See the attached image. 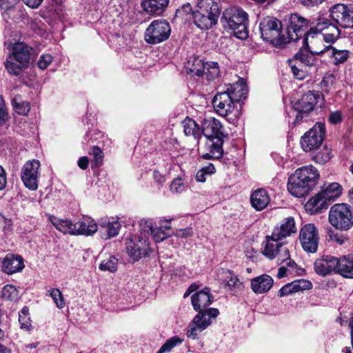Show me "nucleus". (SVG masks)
<instances>
[{"label":"nucleus","mask_w":353,"mask_h":353,"mask_svg":"<svg viewBox=\"0 0 353 353\" xmlns=\"http://www.w3.org/2000/svg\"><path fill=\"white\" fill-rule=\"evenodd\" d=\"M281 241L282 240L273 238L272 233L271 236H266L263 254L270 259L278 256V260L283 264L278 270V278L299 274L301 269L298 268L296 263L290 258L289 250Z\"/></svg>","instance_id":"1"},{"label":"nucleus","mask_w":353,"mask_h":353,"mask_svg":"<svg viewBox=\"0 0 353 353\" xmlns=\"http://www.w3.org/2000/svg\"><path fill=\"white\" fill-rule=\"evenodd\" d=\"M319 179V172L314 166H302L289 177L288 190L292 195L303 197L316 187Z\"/></svg>","instance_id":"2"},{"label":"nucleus","mask_w":353,"mask_h":353,"mask_svg":"<svg viewBox=\"0 0 353 353\" xmlns=\"http://www.w3.org/2000/svg\"><path fill=\"white\" fill-rule=\"evenodd\" d=\"M223 28L227 32H232L239 39L248 37V14L239 7H230L223 10L220 19Z\"/></svg>","instance_id":"3"},{"label":"nucleus","mask_w":353,"mask_h":353,"mask_svg":"<svg viewBox=\"0 0 353 353\" xmlns=\"http://www.w3.org/2000/svg\"><path fill=\"white\" fill-rule=\"evenodd\" d=\"M309 39L306 37H304L303 46L294 55V60L290 61L292 72L294 77L298 79H303L305 77L307 72L303 70V67L314 65L316 62L314 55L323 54L322 48L314 50L312 47L310 46Z\"/></svg>","instance_id":"4"},{"label":"nucleus","mask_w":353,"mask_h":353,"mask_svg":"<svg viewBox=\"0 0 353 353\" xmlns=\"http://www.w3.org/2000/svg\"><path fill=\"white\" fill-rule=\"evenodd\" d=\"M259 29L264 41L278 48H283L286 45L285 34L281 31V22L279 19L267 17L261 21Z\"/></svg>","instance_id":"5"},{"label":"nucleus","mask_w":353,"mask_h":353,"mask_svg":"<svg viewBox=\"0 0 353 353\" xmlns=\"http://www.w3.org/2000/svg\"><path fill=\"white\" fill-rule=\"evenodd\" d=\"M214 110L221 117L235 120L241 115V104H238L226 92L217 93L212 99Z\"/></svg>","instance_id":"6"},{"label":"nucleus","mask_w":353,"mask_h":353,"mask_svg":"<svg viewBox=\"0 0 353 353\" xmlns=\"http://www.w3.org/2000/svg\"><path fill=\"white\" fill-rule=\"evenodd\" d=\"M329 222L336 229L347 230L353 225V210L345 203H337L331 207Z\"/></svg>","instance_id":"7"},{"label":"nucleus","mask_w":353,"mask_h":353,"mask_svg":"<svg viewBox=\"0 0 353 353\" xmlns=\"http://www.w3.org/2000/svg\"><path fill=\"white\" fill-rule=\"evenodd\" d=\"M214 296L209 288L196 292L191 296L192 307L198 313H203V316L216 318L219 314V310L213 307H208L213 301Z\"/></svg>","instance_id":"8"},{"label":"nucleus","mask_w":353,"mask_h":353,"mask_svg":"<svg viewBox=\"0 0 353 353\" xmlns=\"http://www.w3.org/2000/svg\"><path fill=\"white\" fill-rule=\"evenodd\" d=\"M285 34L286 44L298 41L306 33L309 21L297 13L291 14L286 19Z\"/></svg>","instance_id":"9"},{"label":"nucleus","mask_w":353,"mask_h":353,"mask_svg":"<svg viewBox=\"0 0 353 353\" xmlns=\"http://www.w3.org/2000/svg\"><path fill=\"white\" fill-rule=\"evenodd\" d=\"M170 33L171 28L167 21L154 20L145 30V40L149 44H158L167 40Z\"/></svg>","instance_id":"10"},{"label":"nucleus","mask_w":353,"mask_h":353,"mask_svg":"<svg viewBox=\"0 0 353 353\" xmlns=\"http://www.w3.org/2000/svg\"><path fill=\"white\" fill-rule=\"evenodd\" d=\"M322 97L323 94L320 92L309 91L294 103L292 108L296 112L295 122H299L304 117L307 116Z\"/></svg>","instance_id":"11"},{"label":"nucleus","mask_w":353,"mask_h":353,"mask_svg":"<svg viewBox=\"0 0 353 353\" xmlns=\"http://www.w3.org/2000/svg\"><path fill=\"white\" fill-rule=\"evenodd\" d=\"M325 132V124L321 122L316 123L301 137L300 143L302 149L309 152L318 148L323 142Z\"/></svg>","instance_id":"12"},{"label":"nucleus","mask_w":353,"mask_h":353,"mask_svg":"<svg viewBox=\"0 0 353 353\" xmlns=\"http://www.w3.org/2000/svg\"><path fill=\"white\" fill-rule=\"evenodd\" d=\"M330 17L338 27L353 28V6L336 4L330 10Z\"/></svg>","instance_id":"13"},{"label":"nucleus","mask_w":353,"mask_h":353,"mask_svg":"<svg viewBox=\"0 0 353 353\" xmlns=\"http://www.w3.org/2000/svg\"><path fill=\"white\" fill-rule=\"evenodd\" d=\"M319 231L312 223L304 225L299 232V241L304 251L315 253L319 245Z\"/></svg>","instance_id":"14"},{"label":"nucleus","mask_w":353,"mask_h":353,"mask_svg":"<svg viewBox=\"0 0 353 353\" xmlns=\"http://www.w3.org/2000/svg\"><path fill=\"white\" fill-rule=\"evenodd\" d=\"M128 256L134 261H138L145 256L150 250L148 239L138 235H132L125 243Z\"/></svg>","instance_id":"15"},{"label":"nucleus","mask_w":353,"mask_h":353,"mask_svg":"<svg viewBox=\"0 0 353 353\" xmlns=\"http://www.w3.org/2000/svg\"><path fill=\"white\" fill-rule=\"evenodd\" d=\"M40 162L38 160L27 161L21 170V180L25 186L31 190L38 188L39 169Z\"/></svg>","instance_id":"16"},{"label":"nucleus","mask_w":353,"mask_h":353,"mask_svg":"<svg viewBox=\"0 0 353 353\" xmlns=\"http://www.w3.org/2000/svg\"><path fill=\"white\" fill-rule=\"evenodd\" d=\"M339 258L331 255H324L315 260L314 269L321 276H326L336 273Z\"/></svg>","instance_id":"17"},{"label":"nucleus","mask_w":353,"mask_h":353,"mask_svg":"<svg viewBox=\"0 0 353 353\" xmlns=\"http://www.w3.org/2000/svg\"><path fill=\"white\" fill-rule=\"evenodd\" d=\"M201 130L205 138L223 139L225 137L223 125L214 117L205 119L202 122Z\"/></svg>","instance_id":"18"},{"label":"nucleus","mask_w":353,"mask_h":353,"mask_svg":"<svg viewBox=\"0 0 353 353\" xmlns=\"http://www.w3.org/2000/svg\"><path fill=\"white\" fill-rule=\"evenodd\" d=\"M212 319L203 316V313L197 314L188 326L187 336L192 339H198L199 334L212 323Z\"/></svg>","instance_id":"19"},{"label":"nucleus","mask_w":353,"mask_h":353,"mask_svg":"<svg viewBox=\"0 0 353 353\" xmlns=\"http://www.w3.org/2000/svg\"><path fill=\"white\" fill-rule=\"evenodd\" d=\"M336 26L334 22H332L331 19L325 14L319 15L315 19L314 24L310 26V29L305 34V37L307 39H314L315 37L327 32L332 27Z\"/></svg>","instance_id":"20"},{"label":"nucleus","mask_w":353,"mask_h":353,"mask_svg":"<svg viewBox=\"0 0 353 353\" xmlns=\"http://www.w3.org/2000/svg\"><path fill=\"white\" fill-rule=\"evenodd\" d=\"M223 139L206 138L204 145L205 152L202 157L205 159H219L223 154Z\"/></svg>","instance_id":"21"},{"label":"nucleus","mask_w":353,"mask_h":353,"mask_svg":"<svg viewBox=\"0 0 353 353\" xmlns=\"http://www.w3.org/2000/svg\"><path fill=\"white\" fill-rule=\"evenodd\" d=\"M219 16L217 14L204 13L195 8L192 12L194 23L201 30H208L216 24Z\"/></svg>","instance_id":"22"},{"label":"nucleus","mask_w":353,"mask_h":353,"mask_svg":"<svg viewBox=\"0 0 353 353\" xmlns=\"http://www.w3.org/2000/svg\"><path fill=\"white\" fill-rule=\"evenodd\" d=\"M3 272L8 274H12L21 271L24 268L23 261L21 256L8 254L1 263Z\"/></svg>","instance_id":"23"},{"label":"nucleus","mask_w":353,"mask_h":353,"mask_svg":"<svg viewBox=\"0 0 353 353\" xmlns=\"http://www.w3.org/2000/svg\"><path fill=\"white\" fill-rule=\"evenodd\" d=\"M297 231L294 219L292 216L285 218L279 226L274 227L272 234L275 239H284Z\"/></svg>","instance_id":"24"},{"label":"nucleus","mask_w":353,"mask_h":353,"mask_svg":"<svg viewBox=\"0 0 353 353\" xmlns=\"http://www.w3.org/2000/svg\"><path fill=\"white\" fill-rule=\"evenodd\" d=\"M31 50L32 48L24 43H17L14 45L12 52L8 55L14 59L17 62L27 68L30 59Z\"/></svg>","instance_id":"25"},{"label":"nucleus","mask_w":353,"mask_h":353,"mask_svg":"<svg viewBox=\"0 0 353 353\" xmlns=\"http://www.w3.org/2000/svg\"><path fill=\"white\" fill-rule=\"evenodd\" d=\"M74 235L90 236L97 231V225L96 222L90 217L83 216L79 221L74 223Z\"/></svg>","instance_id":"26"},{"label":"nucleus","mask_w":353,"mask_h":353,"mask_svg":"<svg viewBox=\"0 0 353 353\" xmlns=\"http://www.w3.org/2000/svg\"><path fill=\"white\" fill-rule=\"evenodd\" d=\"M312 283L306 279H297L283 286L278 292V296L283 297L291 294L312 288Z\"/></svg>","instance_id":"27"},{"label":"nucleus","mask_w":353,"mask_h":353,"mask_svg":"<svg viewBox=\"0 0 353 353\" xmlns=\"http://www.w3.org/2000/svg\"><path fill=\"white\" fill-rule=\"evenodd\" d=\"M169 3V0H142L141 8L150 15H161Z\"/></svg>","instance_id":"28"},{"label":"nucleus","mask_w":353,"mask_h":353,"mask_svg":"<svg viewBox=\"0 0 353 353\" xmlns=\"http://www.w3.org/2000/svg\"><path fill=\"white\" fill-rule=\"evenodd\" d=\"M225 92L230 94L234 102L238 104H241V101L245 99L248 94L246 83L243 79H239L235 83L230 85Z\"/></svg>","instance_id":"29"},{"label":"nucleus","mask_w":353,"mask_h":353,"mask_svg":"<svg viewBox=\"0 0 353 353\" xmlns=\"http://www.w3.org/2000/svg\"><path fill=\"white\" fill-rule=\"evenodd\" d=\"M273 279L267 274H263L251 280V289L256 294L268 292L273 285Z\"/></svg>","instance_id":"30"},{"label":"nucleus","mask_w":353,"mask_h":353,"mask_svg":"<svg viewBox=\"0 0 353 353\" xmlns=\"http://www.w3.org/2000/svg\"><path fill=\"white\" fill-rule=\"evenodd\" d=\"M270 201V196L264 189H258L254 191L250 196L251 205L257 211L265 209Z\"/></svg>","instance_id":"31"},{"label":"nucleus","mask_w":353,"mask_h":353,"mask_svg":"<svg viewBox=\"0 0 353 353\" xmlns=\"http://www.w3.org/2000/svg\"><path fill=\"white\" fill-rule=\"evenodd\" d=\"M319 192L329 205L342 194V186L335 182L325 183Z\"/></svg>","instance_id":"32"},{"label":"nucleus","mask_w":353,"mask_h":353,"mask_svg":"<svg viewBox=\"0 0 353 353\" xmlns=\"http://www.w3.org/2000/svg\"><path fill=\"white\" fill-rule=\"evenodd\" d=\"M323 53L327 52L332 62L335 65L344 63L350 56V51L347 50H338L333 46H324L322 48Z\"/></svg>","instance_id":"33"},{"label":"nucleus","mask_w":353,"mask_h":353,"mask_svg":"<svg viewBox=\"0 0 353 353\" xmlns=\"http://www.w3.org/2000/svg\"><path fill=\"white\" fill-rule=\"evenodd\" d=\"M49 221L59 232L64 234L74 235V223L70 219H61L53 215H48Z\"/></svg>","instance_id":"34"},{"label":"nucleus","mask_w":353,"mask_h":353,"mask_svg":"<svg viewBox=\"0 0 353 353\" xmlns=\"http://www.w3.org/2000/svg\"><path fill=\"white\" fill-rule=\"evenodd\" d=\"M336 273L346 278H353V254L339 258Z\"/></svg>","instance_id":"35"},{"label":"nucleus","mask_w":353,"mask_h":353,"mask_svg":"<svg viewBox=\"0 0 353 353\" xmlns=\"http://www.w3.org/2000/svg\"><path fill=\"white\" fill-rule=\"evenodd\" d=\"M100 226L102 238L104 239H110L116 236L121 228V224L118 220L103 221L101 223Z\"/></svg>","instance_id":"36"},{"label":"nucleus","mask_w":353,"mask_h":353,"mask_svg":"<svg viewBox=\"0 0 353 353\" xmlns=\"http://www.w3.org/2000/svg\"><path fill=\"white\" fill-rule=\"evenodd\" d=\"M184 134L188 137H192L197 142L202 135V130L199 124L192 119L186 117L181 123Z\"/></svg>","instance_id":"37"},{"label":"nucleus","mask_w":353,"mask_h":353,"mask_svg":"<svg viewBox=\"0 0 353 353\" xmlns=\"http://www.w3.org/2000/svg\"><path fill=\"white\" fill-rule=\"evenodd\" d=\"M196 9L204 13L217 14L221 12V0H198Z\"/></svg>","instance_id":"38"},{"label":"nucleus","mask_w":353,"mask_h":353,"mask_svg":"<svg viewBox=\"0 0 353 353\" xmlns=\"http://www.w3.org/2000/svg\"><path fill=\"white\" fill-rule=\"evenodd\" d=\"M328 203L321 196L320 192L312 197L305 205V210L310 214H316L326 209Z\"/></svg>","instance_id":"39"},{"label":"nucleus","mask_w":353,"mask_h":353,"mask_svg":"<svg viewBox=\"0 0 353 353\" xmlns=\"http://www.w3.org/2000/svg\"><path fill=\"white\" fill-rule=\"evenodd\" d=\"M341 30L339 27L336 26L335 27H332L330 30L327 32H325L317 37L316 39L319 41H323L325 43L327 44V46H332V44L334 43L340 37Z\"/></svg>","instance_id":"40"},{"label":"nucleus","mask_w":353,"mask_h":353,"mask_svg":"<svg viewBox=\"0 0 353 353\" xmlns=\"http://www.w3.org/2000/svg\"><path fill=\"white\" fill-rule=\"evenodd\" d=\"M4 66L8 74L13 76H19L22 71L26 68L22 64H20V63L17 62L15 59L10 55L7 56L4 61Z\"/></svg>","instance_id":"41"},{"label":"nucleus","mask_w":353,"mask_h":353,"mask_svg":"<svg viewBox=\"0 0 353 353\" xmlns=\"http://www.w3.org/2000/svg\"><path fill=\"white\" fill-rule=\"evenodd\" d=\"M171 232V227L170 225H160L154 228L152 236L157 243L163 241L167 239Z\"/></svg>","instance_id":"42"},{"label":"nucleus","mask_w":353,"mask_h":353,"mask_svg":"<svg viewBox=\"0 0 353 353\" xmlns=\"http://www.w3.org/2000/svg\"><path fill=\"white\" fill-rule=\"evenodd\" d=\"M12 105L15 111L22 115H26L30 110V104L28 102L22 100L20 95H17L12 99Z\"/></svg>","instance_id":"43"},{"label":"nucleus","mask_w":353,"mask_h":353,"mask_svg":"<svg viewBox=\"0 0 353 353\" xmlns=\"http://www.w3.org/2000/svg\"><path fill=\"white\" fill-rule=\"evenodd\" d=\"M225 281V286L230 291H234L236 289H240L242 285V283L239 281L238 276L230 270L226 272Z\"/></svg>","instance_id":"44"},{"label":"nucleus","mask_w":353,"mask_h":353,"mask_svg":"<svg viewBox=\"0 0 353 353\" xmlns=\"http://www.w3.org/2000/svg\"><path fill=\"white\" fill-rule=\"evenodd\" d=\"M331 157V150L324 147L313 154L312 159L319 164H325L330 160Z\"/></svg>","instance_id":"45"},{"label":"nucleus","mask_w":353,"mask_h":353,"mask_svg":"<svg viewBox=\"0 0 353 353\" xmlns=\"http://www.w3.org/2000/svg\"><path fill=\"white\" fill-rule=\"evenodd\" d=\"M220 73L219 64L216 62H206L204 75L210 80H214L219 77Z\"/></svg>","instance_id":"46"},{"label":"nucleus","mask_w":353,"mask_h":353,"mask_svg":"<svg viewBox=\"0 0 353 353\" xmlns=\"http://www.w3.org/2000/svg\"><path fill=\"white\" fill-rule=\"evenodd\" d=\"M117 265L118 259L114 256H110L101 262L99 269L102 271L114 272L117 269Z\"/></svg>","instance_id":"47"},{"label":"nucleus","mask_w":353,"mask_h":353,"mask_svg":"<svg viewBox=\"0 0 353 353\" xmlns=\"http://www.w3.org/2000/svg\"><path fill=\"white\" fill-rule=\"evenodd\" d=\"M47 294L53 300L57 307L59 309L64 307L65 303L62 292L58 288H51L48 290Z\"/></svg>","instance_id":"48"},{"label":"nucleus","mask_w":353,"mask_h":353,"mask_svg":"<svg viewBox=\"0 0 353 353\" xmlns=\"http://www.w3.org/2000/svg\"><path fill=\"white\" fill-rule=\"evenodd\" d=\"M19 322L21 329L29 330L31 327L30 318L29 316V310L27 307H23L19 312Z\"/></svg>","instance_id":"49"},{"label":"nucleus","mask_w":353,"mask_h":353,"mask_svg":"<svg viewBox=\"0 0 353 353\" xmlns=\"http://www.w3.org/2000/svg\"><path fill=\"white\" fill-rule=\"evenodd\" d=\"M183 341V339L178 336L171 337L160 347L157 353L170 352L174 347L181 344Z\"/></svg>","instance_id":"50"},{"label":"nucleus","mask_w":353,"mask_h":353,"mask_svg":"<svg viewBox=\"0 0 353 353\" xmlns=\"http://www.w3.org/2000/svg\"><path fill=\"white\" fill-rule=\"evenodd\" d=\"M18 290L12 285H6L1 292L2 298L8 301H15L18 299Z\"/></svg>","instance_id":"51"},{"label":"nucleus","mask_w":353,"mask_h":353,"mask_svg":"<svg viewBox=\"0 0 353 353\" xmlns=\"http://www.w3.org/2000/svg\"><path fill=\"white\" fill-rule=\"evenodd\" d=\"M205 63L199 58L194 59L191 68H189L190 73L196 74L198 77L204 75Z\"/></svg>","instance_id":"52"},{"label":"nucleus","mask_w":353,"mask_h":353,"mask_svg":"<svg viewBox=\"0 0 353 353\" xmlns=\"http://www.w3.org/2000/svg\"><path fill=\"white\" fill-rule=\"evenodd\" d=\"M141 237L148 239V236H152L153 225L151 220L142 219L139 223Z\"/></svg>","instance_id":"53"},{"label":"nucleus","mask_w":353,"mask_h":353,"mask_svg":"<svg viewBox=\"0 0 353 353\" xmlns=\"http://www.w3.org/2000/svg\"><path fill=\"white\" fill-rule=\"evenodd\" d=\"M335 81V76L332 74H326L321 82V88L324 91L328 92Z\"/></svg>","instance_id":"54"},{"label":"nucleus","mask_w":353,"mask_h":353,"mask_svg":"<svg viewBox=\"0 0 353 353\" xmlns=\"http://www.w3.org/2000/svg\"><path fill=\"white\" fill-rule=\"evenodd\" d=\"M192 6L190 3L183 4L176 10L175 17L184 19L188 14H192Z\"/></svg>","instance_id":"55"},{"label":"nucleus","mask_w":353,"mask_h":353,"mask_svg":"<svg viewBox=\"0 0 353 353\" xmlns=\"http://www.w3.org/2000/svg\"><path fill=\"white\" fill-rule=\"evenodd\" d=\"M52 59L50 54H42L37 61V66L41 70H45L52 63Z\"/></svg>","instance_id":"56"},{"label":"nucleus","mask_w":353,"mask_h":353,"mask_svg":"<svg viewBox=\"0 0 353 353\" xmlns=\"http://www.w3.org/2000/svg\"><path fill=\"white\" fill-rule=\"evenodd\" d=\"M185 185L181 178L174 179L170 185V191L173 193H181L185 190Z\"/></svg>","instance_id":"57"},{"label":"nucleus","mask_w":353,"mask_h":353,"mask_svg":"<svg viewBox=\"0 0 353 353\" xmlns=\"http://www.w3.org/2000/svg\"><path fill=\"white\" fill-rule=\"evenodd\" d=\"M91 154L93 156L95 164L99 165L101 163L103 158V151L97 146H94L92 149Z\"/></svg>","instance_id":"58"},{"label":"nucleus","mask_w":353,"mask_h":353,"mask_svg":"<svg viewBox=\"0 0 353 353\" xmlns=\"http://www.w3.org/2000/svg\"><path fill=\"white\" fill-rule=\"evenodd\" d=\"M327 119L328 121L333 125L340 123L342 121V114L339 110L332 112L328 116Z\"/></svg>","instance_id":"59"},{"label":"nucleus","mask_w":353,"mask_h":353,"mask_svg":"<svg viewBox=\"0 0 353 353\" xmlns=\"http://www.w3.org/2000/svg\"><path fill=\"white\" fill-rule=\"evenodd\" d=\"M193 234V230L192 228H186L183 229H179L176 230L175 235L178 238H182V239H186L188 237H190L192 236Z\"/></svg>","instance_id":"60"},{"label":"nucleus","mask_w":353,"mask_h":353,"mask_svg":"<svg viewBox=\"0 0 353 353\" xmlns=\"http://www.w3.org/2000/svg\"><path fill=\"white\" fill-rule=\"evenodd\" d=\"M8 119L3 99L0 96V126L3 125Z\"/></svg>","instance_id":"61"},{"label":"nucleus","mask_w":353,"mask_h":353,"mask_svg":"<svg viewBox=\"0 0 353 353\" xmlns=\"http://www.w3.org/2000/svg\"><path fill=\"white\" fill-rule=\"evenodd\" d=\"M20 0H0V8L1 10H9L16 5Z\"/></svg>","instance_id":"62"},{"label":"nucleus","mask_w":353,"mask_h":353,"mask_svg":"<svg viewBox=\"0 0 353 353\" xmlns=\"http://www.w3.org/2000/svg\"><path fill=\"white\" fill-rule=\"evenodd\" d=\"M329 236L331 240L338 243L340 245L343 244L345 240L343 235L338 233H334L332 231L329 232Z\"/></svg>","instance_id":"63"},{"label":"nucleus","mask_w":353,"mask_h":353,"mask_svg":"<svg viewBox=\"0 0 353 353\" xmlns=\"http://www.w3.org/2000/svg\"><path fill=\"white\" fill-rule=\"evenodd\" d=\"M300 3L307 7L317 6L324 2L325 0H299Z\"/></svg>","instance_id":"64"}]
</instances>
